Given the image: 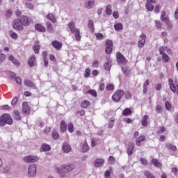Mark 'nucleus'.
I'll use <instances>...</instances> for the list:
<instances>
[{
  "label": "nucleus",
  "instance_id": "nucleus-62",
  "mask_svg": "<svg viewBox=\"0 0 178 178\" xmlns=\"http://www.w3.org/2000/svg\"><path fill=\"white\" fill-rule=\"evenodd\" d=\"M126 99H130L131 98V93L127 92L125 93Z\"/></svg>",
  "mask_w": 178,
  "mask_h": 178
},
{
  "label": "nucleus",
  "instance_id": "nucleus-48",
  "mask_svg": "<svg viewBox=\"0 0 178 178\" xmlns=\"http://www.w3.org/2000/svg\"><path fill=\"white\" fill-rule=\"evenodd\" d=\"M114 124H115V120L113 119L110 120L108 124V129H112V127H113Z\"/></svg>",
  "mask_w": 178,
  "mask_h": 178
},
{
  "label": "nucleus",
  "instance_id": "nucleus-51",
  "mask_svg": "<svg viewBox=\"0 0 178 178\" xmlns=\"http://www.w3.org/2000/svg\"><path fill=\"white\" fill-rule=\"evenodd\" d=\"M108 163H110V165H113V163H115V157L110 156L108 157Z\"/></svg>",
  "mask_w": 178,
  "mask_h": 178
},
{
  "label": "nucleus",
  "instance_id": "nucleus-10",
  "mask_svg": "<svg viewBox=\"0 0 178 178\" xmlns=\"http://www.w3.org/2000/svg\"><path fill=\"white\" fill-rule=\"evenodd\" d=\"M152 3H156V0H147L146 9L149 12H152L154 10V5Z\"/></svg>",
  "mask_w": 178,
  "mask_h": 178
},
{
  "label": "nucleus",
  "instance_id": "nucleus-9",
  "mask_svg": "<svg viewBox=\"0 0 178 178\" xmlns=\"http://www.w3.org/2000/svg\"><path fill=\"white\" fill-rule=\"evenodd\" d=\"M117 62L119 65H126L127 63V60L120 52L117 53Z\"/></svg>",
  "mask_w": 178,
  "mask_h": 178
},
{
  "label": "nucleus",
  "instance_id": "nucleus-3",
  "mask_svg": "<svg viewBox=\"0 0 178 178\" xmlns=\"http://www.w3.org/2000/svg\"><path fill=\"white\" fill-rule=\"evenodd\" d=\"M12 123H13V120H12L10 115L3 114L0 117V126L3 127L6 124H12Z\"/></svg>",
  "mask_w": 178,
  "mask_h": 178
},
{
  "label": "nucleus",
  "instance_id": "nucleus-17",
  "mask_svg": "<svg viewBox=\"0 0 178 178\" xmlns=\"http://www.w3.org/2000/svg\"><path fill=\"white\" fill-rule=\"evenodd\" d=\"M105 163V161L102 159H97L94 161V166L95 168H99L102 166Z\"/></svg>",
  "mask_w": 178,
  "mask_h": 178
},
{
  "label": "nucleus",
  "instance_id": "nucleus-21",
  "mask_svg": "<svg viewBox=\"0 0 178 178\" xmlns=\"http://www.w3.org/2000/svg\"><path fill=\"white\" fill-rule=\"evenodd\" d=\"M66 130H67V124H66L65 121L63 120L60 122V131H62V133H65Z\"/></svg>",
  "mask_w": 178,
  "mask_h": 178
},
{
  "label": "nucleus",
  "instance_id": "nucleus-53",
  "mask_svg": "<svg viewBox=\"0 0 178 178\" xmlns=\"http://www.w3.org/2000/svg\"><path fill=\"white\" fill-rule=\"evenodd\" d=\"M88 94H90L92 97H97V92L94 90H90L88 91Z\"/></svg>",
  "mask_w": 178,
  "mask_h": 178
},
{
  "label": "nucleus",
  "instance_id": "nucleus-46",
  "mask_svg": "<svg viewBox=\"0 0 178 178\" xmlns=\"http://www.w3.org/2000/svg\"><path fill=\"white\" fill-rule=\"evenodd\" d=\"M165 106L166 111L172 110V104H170V103H169V102H165Z\"/></svg>",
  "mask_w": 178,
  "mask_h": 178
},
{
  "label": "nucleus",
  "instance_id": "nucleus-15",
  "mask_svg": "<svg viewBox=\"0 0 178 178\" xmlns=\"http://www.w3.org/2000/svg\"><path fill=\"white\" fill-rule=\"evenodd\" d=\"M62 149L65 152V154H69L70 151H72V147H70V145L67 143H64L62 146Z\"/></svg>",
  "mask_w": 178,
  "mask_h": 178
},
{
  "label": "nucleus",
  "instance_id": "nucleus-32",
  "mask_svg": "<svg viewBox=\"0 0 178 178\" xmlns=\"http://www.w3.org/2000/svg\"><path fill=\"white\" fill-rule=\"evenodd\" d=\"M122 115L124 116H130L131 115V110L129 108H125L122 112Z\"/></svg>",
  "mask_w": 178,
  "mask_h": 178
},
{
  "label": "nucleus",
  "instance_id": "nucleus-61",
  "mask_svg": "<svg viewBox=\"0 0 178 178\" xmlns=\"http://www.w3.org/2000/svg\"><path fill=\"white\" fill-rule=\"evenodd\" d=\"M156 27H157V29H161L162 28V24L161 23V22L159 21H156Z\"/></svg>",
  "mask_w": 178,
  "mask_h": 178
},
{
  "label": "nucleus",
  "instance_id": "nucleus-28",
  "mask_svg": "<svg viewBox=\"0 0 178 178\" xmlns=\"http://www.w3.org/2000/svg\"><path fill=\"white\" fill-rule=\"evenodd\" d=\"M152 163H153L156 168H162V163H161L156 159H153L152 160Z\"/></svg>",
  "mask_w": 178,
  "mask_h": 178
},
{
  "label": "nucleus",
  "instance_id": "nucleus-19",
  "mask_svg": "<svg viewBox=\"0 0 178 178\" xmlns=\"http://www.w3.org/2000/svg\"><path fill=\"white\" fill-rule=\"evenodd\" d=\"M35 29L37 30V31H39L40 33H45V27H44L42 25L40 24H36L35 25Z\"/></svg>",
  "mask_w": 178,
  "mask_h": 178
},
{
  "label": "nucleus",
  "instance_id": "nucleus-1",
  "mask_svg": "<svg viewBox=\"0 0 178 178\" xmlns=\"http://www.w3.org/2000/svg\"><path fill=\"white\" fill-rule=\"evenodd\" d=\"M68 29L71 31V33L75 35V38L76 41H80V40H81V35H80V30L76 28V23H74V22L72 21L68 24Z\"/></svg>",
  "mask_w": 178,
  "mask_h": 178
},
{
  "label": "nucleus",
  "instance_id": "nucleus-18",
  "mask_svg": "<svg viewBox=\"0 0 178 178\" xmlns=\"http://www.w3.org/2000/svg\"><path fill=\"white\" fill-rule=\"evenodd\" d=\"M40 151H42L44 152H47V151H51V145L43 143L41 146Z\"/></svg>",
  "mask_w": 178,
  "mask_h": 178
},
{
  "label": "nucleus",
  "instance_id": "nucleus-42",
  "mask_svg": "<svg viewBox=\"0 0 178 178\" xmlns=\"http://www.w3.org/2000/svg\"><path fill=\"white\" fill-rule=\"evenodd\" d=\"M33 50L35 54H40V46L39 44H35L33 46Z\"/></svg>",
  "mask_w": 178,
  "mask_h": 178
},
{
  "label": "nucleus",
  "instance_id": "nucleus-64",
  "mask_svg": "<svg viewBox=\"0 0 178 178\" xmlns=\"http://www.w3.org/2000/svg\"><path fill=\"white\" fill-rule=\"evenodd\" d=\"M3 172L5 173H9L10 172V167L6 166L3 168Z\"/></svg>",
  "mask_w": 178,
  "mask_h": 178
},
{
  "label": "nucleus",
  "instance_id": "nucleus-24",
  "mask_svg": "<svg viewBox=\"0 0 178 178\" xmlns=\"http://www.w3.org/2000/svg\"><path fill=\"white\" fill-rule=\"evenodd\" d=\"M143 141H145V136H140L136 139V145L138 147H140V145H141L140 143Z\"/></svg>",
  "mask_w": 178,
  "mask_h": 178
},
{
  "label": "nucleus",
  "instance_id": "nucleus-54",
  "mask_svg": "<svg viewBox=\"0 0 178 178\" xmlns=\"http://www.w3.org/2000/svg\"><path fill=\"white\" fill-rule=\"evenodd\" d=\"M18 101L19 99L17 98V97H14L11 102V105H17Z\"/></svg>",
  "mask_w": 178,
  "mask_h": 178
},
{
  "label": "nucleus",
  "instance_id": "nucleus-4",
  "mask_svg": "<svg viewBox=\"0 0 178 178\" xmlns=\"http://www.w3.org/2000/svg\"><path fill=\"white\" fill-rule=\"evenodd\" d=\"M161 19L166 24L168 30H172L173 25L172 24V22H170V20H169V17L166 16V13L165 11L161 12Z\"/></svg>",
  "mask_w": 178,
  "mask_h": 178
},
{
  "label": "nucleus",
  "instance_id": "nucleus-56",
  "mask_svg": "<svg viewBox=\"0 0 178 178\" xmlns=\"http://www.w3.org/2000/svg\"><path fill=\"white\" fill-rule=\"evenodd\" d=\"M113 45V42H112V40H108L106 42V47H112Z\"/></svg>",
  "mask_w": 178,
  "mask_h": 178
},
{
  "label": "nucleus",
  "instance_id": "nucleus-59",
  "mask_svg": "<svg viewBox=\"0 0 178 178\" xmlns=\"http://www.w3.org/2000/svg\"><path fill=\"white\" fill-rule=\"evenodd\" d=\"M142 165H147L148 164V161H147V159H144V158H140V159Z\"/></svg>",
  "mask_w": 178,
  "mask_h": 178
},
{
  "label": "nucleus",
  "instance_id": "nucleus-2",
  "mask_svg": "<svg viewBox=\"0 0 178 178\" xmlns=\"http://www.w3.org/2000/svg\"><path fill=\"white\" fill-rule=\"evenodd\" d=\"M74 169V165L71 164L65 166H62L56 168V172L60 176V177H66V173L65 172H72Z\"/></svg>",
  "mask_w": 178,
  "mask_h": 178
},
{
  "label": "nucleus",
  "instance_id": "nucleus-35",
  "mask_svg": "<svg viewBox=\"0 0 178 178\" xmlns=\"http://www.w3.org/2000/svg\"><path fill=\"white\" fill-rule=\"evenodd\" d=\"M46 25L47 31H49V33H54V27L52 26V24L49 22H46Z\"/></svg>",
  "mask_w": 178,
  "mask_h": 178
},
{
  "label": "nucleus",
  "instance_id": "nucleus-41",
  "mask_svg": "<svg viewBox=\"0 0 178 178\" xmlns=\"http://www.w3.org/2000/svg\"><path fill=\"white\" fill-rule=\"evenodd\" d=\"M168 149H171V151H176V149H177V147H176V146L169 143L166 145Z\"/></svg>",
  "mask_w": 178,
  "mask_h": 178
},
{
  "label": "nucleus",
  "instance_id": "nucleus-39",
  "mask_svg": "<svg viewBox=\"0 0 178 178\" xmlns=\"http://www.w3.org/2000/svg\"><path fill=\"white\" fill-rule=\"evenodd\" d=\"M88 28L91 31H94V22L92 19H90L88 21Z\"/></svg>",
  "mask_w": 178,
  "mask_h": 178
},
{
  "label": "nucleus",
  "instance_id": "nucleus-50",
  "mask_svg": "<svg viewBox=\"0 0 178 178\" xmlns=\"http://www.w3.org/2000/svg\"><path fill=\"white\" fill-rule=\"evenodd\" d=\"M156 113H162V106L157 105L156 106Z\"/></svg>",
  "mask_w": 178,
  "mask_h": 178
},
{
  "label": "nucleus",
  "instance_id": "nucleus-23",
  "mask_svg": "<svg viewBox=\"0 0 178 178\" xmlns=\"http://www.w3.org/2000/svg\"><path fill=\"white\" fill-rule=\"evenodd\" d=\"M81 145L83 152H88V151L90 150V147L88 146V144H87V141L85 140L82 143Z\"/></svg>",
  "mask_w": 178,
  "mask_h": 178
},
{
  "label": "nucleus",
  "instance_id": "nucleus-27",
  "mask_svg": "<svg viewBox=\"0 0 178 178\" xmlns=\"http://www.w3.org/2000/svg\"><path fill=\"white\" fill-rule=\"evenodd\" d=\"M133 151H134V144L130 143L127 149L128 155H133Z\"/></svg>",
  "mask_w": 178,
  "mask_h": 178
},
{
  "label": "nucleus",
  "instance_id": "nucleus-22",
  "mask_svg": "<svg viewBox=\"0 0 178 178\" xmlns=\"http://www.w3.org/2000/svg\"><path fill=\"white\" fill-rule=\"evenodd\" d=\"M95 2V0H89L86 2L85 6L87 8V9H91L92 8V6H94V3Z\"/></svg>",
  "mask_w": 178,
  "mask_h": 178
},
{
  "label": "nucleus",
  "instance_id": "nucleus-6",
  "mask_svg": "<svg viewBox=\"0 0 178 178\" xmlns=\"http://www.w3.org/2000/svg\"><path fill=\"white\" fill-rule=\"evenodd\" d=\"M28 175L30 177H34L37 175V167L35 164H32L29 166L28 169Z\"/></svg>",
  "mask_w": 178,
  "mask_h": 178
},
{
  "label": "nucleus",
  "instance_id": "nucleus-58",
  "mask_svg": "<svg viewBox=\"0 0 178 178\" xmlns=\"http://www.w3.org/2000/svg\"><path fill=\"white\" fill-rule=\"evenodd\" d=\"M50 132H51V127H46L44 130V134H48Z\"/></svg>",
  "mask_w": 178,
  "mask_h": 178
},
{
  "label": "nucleus",
  "instance_id": "nucleus-43",
  "mask_svg": "<svg viewBox=\"0 0 178 178\" xmlns=\"http://www.w3.org/2000/svg\"><path fill=\"white\" fill-rule=\"evenodd\" d=\"M67 129L70 133H73V131H74V128L73 127V124L72 122L67 124Z\"/></svg>",
  "mask_w": 178,
  "mask_h": 178
},
{
  "label": "nucleus",
  "instance_id": "nucleus-52",
  "mask_svg": "<svg viewBox=\"0 0 178 178\" xmlns=\"http://www.w3.org/2000/svg\"><path fill=\"white\" fill-rule=\"evenodd\" d=\"M52 138L54 140H58V138H59V134L56 131L52 132Z\"/></svg>",
  "mask_w": 178,
  "mask_h": 178
},
{
  "label": "nucleus",
  "instance_id": "nucleus-16",
  "mask_svg": "<svg viewBox=\"0 0 178 178\" xmlns=\"http://www.w3.org/2000/svg\"><path fill=\"white\" fill-rule=\"evenodd\" d=\"M51 45L55 48L57 51H59L60 48H62V42L58 40H54L51 42Z\"/></svg>",
  "mask_w": 178,
  "mask_h": 178
},
{
  "label": "nucleus",
  "instance_id": "nucleus-7",
  "mask_svg": "<svg viewBox=\"0 0 178 178\" xmlns=\"http://www.w3.org/2000/svg\"><path fill=\"white\" fill-rule=\"evenodd\" d=\"M13 27L18 31H22V30H23V25H22L19 19H16L13 21Z\"/></svg>",
  "mask_w": 178,
  "mask_h": 178
},
{
  "label": "nucleus",
  "instance_id": "nucleus-33",
  "mask_svg": "<svg viewBox=\"0 0 178 178\" xmlns=\"http://www.w3.org/2000/svg\"><path fill=\"white\" fill-rule=\"evenodd\" d=\"M142 124L145 126V127H147V126H148V115H144L142 120Z\"/></svg>",
  "mask_w": 178,
  "mask_h": 178
},
{
  "label": "nucleus",
  "instance_id": "nucleus-34",
  "mask_svg": "<svg viewBox=\"0 0 178 178\" xmlns=\"http://www.w3.org/2000/svg\"><path fill=\"white\" fill-rule=\"evenodd\" d=\"M47 17V19H49V20H51L52 23H56V18L55 17L54 14H48Z\"/></svg>",
  "mask_w": 178,
  "mask_h": 178
},
{
  "label": "nucleus",
  "instance_id": "nucleus-14",
  "mask_svg": "<svg viewBox=\"0 0 178 178\" xmlns=\"http://www.w3.org/2000/svg\"><path fill=\"white\" fill-rule=\"evenodd\" d=\"M22 112L24 115H30V107L26 102L22 104Z\"/></svg>",
  "mask_w": 178,
  "mask_h": 178
},
{
  "label": "nucleus",
  "instance_id": "nucleus-45",
  "mask_svg": "<svg viewBox=\"0 0 178 178\" xmlns=\"http://www.w3.org/2000/svg\"><path fill=\"white\" fill-rule=\"evenodd\" d=\"M145 176H146L147 178H156L155 176H154L149 171H145Z\"/></svg>",
  "mask_w": 178,
  "mask_h": 178
},
{
  "label": "nucleus",
  "instance_id": "nucleus-13",
  "mask_svg": "<svg viewBox=\"0 0 178 178\" xmlns=\"http://www.w3.org/2000/svg\"><path fill=\"white\" fill-rule=\"evenodd\" d=\"M19 22H21L22 26H27L30 24V22L29 21V17L26 15H23L19 18Z\"/></svg>",
  "mask_w": 178,
  "mask_h": 178
},
{
  "label": "nucleus",
  "instance_id": "nucleus-25",
  "mask_svg": "<svg viewBox=\"0 0 178 178\" xmlns=\"http://www.w3.org/2000/svg\"><path fill=\"white\" fill-rule=\"evenodd\" d=\"M165 52H167V54H170V49L166 47H161L159 48L160 54H165Z\"/></svg>",
  "mask_w": 178,
  "mask_h": 178
},
{
  "label": "nucleus",
  "instance_id": "nucleus-36",
  "mask_svg": "<svg viewBox=\"0 0 178 178\" xmlns=\"http://www.w3.org/2000/svg\"><path fill=\"white\" fill-rule=\"evenodd\" d=\"M89 106H90V102L88 100H85L82 102L81 104V108H88Z\"/></svg>",
  "mask_w": 178,
  "mask_h": 178
},
{
  "label": "nucleus",
  "instance_id": "nucleus-26",
  "mask_svg": "<svg viewBox=\"0 0 178 178\" xmlns=\"http://www.w3.org/2000/svg\"><path fill=\"white\" fill-rule=\"evenodd\" d=\"M168 81L171 91H172V92H176V86L173 84V79H169Z\"/></svg>",
  "mask_w": 178,
  "mask_h": 178
},
{
  "label": "nucleus",
  "instance_id": "nucleus-29",
  "mask_svg": "<svg viewBox=\"0 0 178 178\" xmlns=\"http://www.w3.org/2000/svg\"><path fill=\"white\" fill-rule=\"evenodd\" d=\"M111 67H112V60H108L107 62L104 64L105 70H111Z\"/></svg>",
  "mask_w": 178,
  "mask_h": 178
},
{
  "label": "nucleus",
  "instance_id": "nucleus-57",
  "mask_svg": "<svg viewBox=\"0 0 178 178\" xmlns=\"http://www.w3.org/2000/svg\"><path fill=\"white\" fill-rule=\"evenodd\" d=\"M5 59H6V55L0 54V63H2V62H3V60H5Z\"/></svg>",
  "mask_w": 178,
  "mask_h": 178
},
{
  "label": "nucleus",
  "instance_id": "nucleus-11",
  "mask_svg": "<svg viewBox=\"0 0 178 178\" xmlns=\"http://www.w3.org/2000/svg\"><path fill=\"white\" fill-rule=\"evenodd\" d=\"M28 65L30 67H34V66H37V60L35 59V56L32 55L29 57L28 60Z\"/></svg>",
  "mask_w": 178,
  "mask_h": 178
},
{
  "label": "nucleus",
  "instance_id": "nucleus-8",
  "mask_svg": "<svg viewBox=\"0 0 178 178\" xmlns=\"http://www.w3.org/2000/svg\"><path fill=\"white\" fill-rule=\"evenodd\" d=\"M23 161L27 163H33L38 161V157L35 156H26L23 158Z\"/></svg>",
  "mask_w": 178,
  "mask_h": 178
},
{
  "label": "nucleus",
  "instance_id": "nucleus-49",
  "mask_svg": "<svg viewBox=\"0 0 178 178\" xmlns=\"http://www.w3.org/2000/svg\"><path fill=\"white\" fill-rule=\"evenodd\" d=\"M97 40H102L104 38V34L101 33H95Z\"/></svg>",
  "mask_w": 178,
  "mask_h": 178
},
{
  "label": "nucleus",
  "instance_id": "nucleus-44",
  "mask_svg": "<svg viewBox=\"0 0 178 178\" xmlns=\"http://www.w3.org/2000/svg\"><path fill=\"white\" fill-rule=\"evenodd\" d=\"M25 6L27 9H30V10H33L34 9V6L31 3H25Z\"/></svg>",
  "mask_w": 178,
  "mask_h": 178
},
{
  "label": "nucleus",
  "instance_id": "nucleus-40",
  "mask_svg": "<svg viewBox=\"0 0 178 178\" xmlns=\"http://www.w3.org/2000/svg\"><path fill=\"white\" fill-rule=\"evenodd\" d=\"M10 35L11 38H13V40H17V38H19V35H17V33H16L13 31L10 32Z\"/></svg>",
  "mask_w": 178,
  "mask_h": 178
},
{
  "label": "nucleus",
  "instance_id": "nucleus-55",
  "mask_svg": "<svg viewBox=\"0 0 178 178\" xmlns=\"http://www.w3.org/2000/svg\"><path fill=\"white\" fill-rule=\"evenodd\" d=\"M112 52V47L106 46V54H111Z\"/></svg>",
  "mask_w": 178,
  "mask_h": 178
},
{
  "label": "nucleus",
  "instance_id": "nucleus-63",
  "mask_svg": "<svg viewBox=\"0 0 178 178\" xmlns=\"http://www.w3.org/2000/svg\"><path fill=\"white\" fill-rule=\"evenodd\" d=\"M90 68H87L86 70L85 77H90Z\"/></svg>",
  "mask_w": 178,
  "mask_h": 178
},
{
  "label": "nucleus",
  "instance_id": "nucleus-30",
  "mask_svg": "<svg viewBox=\"0 0 178 178\" xmlns=\"http://www.w3.org/2000/svg\"><path fill=\"white\" fill-rule=\"evenodd\" d=\"M114 29L115 31H119L120 30H123V24L122 23L119 22L114 25Z\"/></svg>",
  "mask_w": 178,
  "mask_h": 178
},
{
  "label": "nucleus",
  "instance_id": "nucleus-37",
  "mask_svg": "<svg viewBox=\"0 0 178 178\" xmlns=\"http://www.w3.org/2000/svg\"><path fill=\"white\" fill-rule=\"evenodd\" d=\"M162 55V59L163 60V62H165V63L169 62V60H170V57H169V56H168V54H163Z\"/></svg>",
  "mask_w": 178,
  "mask_h": 178
},
{
  "label": "nucleus",
  "instance_id": "nucleus-12",
  "mask_svg": "<svg viewBox=\"0 0 178 178\" xmlns=\"http://www.w3.org/2000/svg\"><path fill=\"white\" fill-rule=\"evenodd\" d=\"M140 40L138 41V47L140 48H143L144 45L145 44V40H147V35L145 33H142L140 35Z\"/></svg>",
  "mask_w": 178,
  "mask_h": 178
},
{
  "label": "nucleus",
  "instance_id": "nucleus-60",
  "mask_svg": "<svg viewBox=\"0 0 178 178\" xmlns=\"http://www.w3.org/2000/svg\"><path fill=\"white\" fill-rule=\"evenodd\" d=\"M114 88L113 84L108 83L106 86V90H113Z\"/></svg>",
  "mask_w": 178,
  "mask_h": 178
},
{
  "label": "nucleus",
  "instance_id": "nucleus-38",
  "mask_svg": "<svg viewBox=\"0 0 178 178\" xmlns=\"http://www.w3.org/2000/svg\"><path fill=\"white\" fill-rule=\"evenodd\" d=\"M106 13L108 16H111V15H112V6L108 5V6H106Z\"/></svg>",
  "mask_w": 178,
  "mask_h": 178
},
{
  "label": "nucleus",
  "instance_id": "nucleus-47",
  "mask_svg": "<svg viewBox=\"0 0 178 178\" xmlns=\"http://www.w3.org/2000/svg\"><path fill=\"white\" fill-rule=\"evenodd\" d=\"M13 15V12L12 11V10L9 9L6 12V17L9 18V17H12V15Z\"/></svg>",
  "mask_w": 178,
  "mask_h": 178
},
{
  "label": "nucleus",
  "instance_id": "nucleus-5",
  "mask_svg": "<svg viewBox=\"0 0 178 178\" xmlns=\"http://www.w3.org/2000/svg\"><path fill=\"white\" fill-rule=\"evenodd\" d=\"M123 95H124V91H123L122 90H118L113 95L112 99H113V101H114V102H119V101H120V99H122V97H123Z\"/></svg>",
  "mask_w": 178,
  "mask_h": 178
},
{
  "label": "nucleus",
  "instance_id": "nucleus-20",
  "mask_svg": "<svg viewBox=\"0 0 178 178\" xmlns=\"http://www.w3.org/2000/svg\"><path fill=\"white\" fill-rule=\"evenodd\" d=\"M24 86H26V87H31L32 88H35V84H34L31 81L29 80V79H26L24 81Z\"/></svg>",
  "mask_w": 178,
  "mask_h": 178
},
{
  "label": "nucleus",
  "instance_id": "nucleus-31",
  "mask_svg": "<svg viewBox=\"0 0 178 178\" xmlns=\"http://www.w3.org/2000/svg\"><path fill=\"white\" fill-rule=\"evenodd\" d=\"M14 119L15 120H22V116H20V113L19 112V111H14Z\"/></svg>",
  "mask_w": 178,
  "mask_h": 178
}]
</instances>
